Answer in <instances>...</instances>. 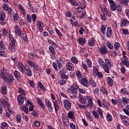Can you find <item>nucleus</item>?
Wrapping results in <instances>:
<instances>
[{
  "label": "nucleus",
  "mask_w": 129,
  "mask_h": 129,
  "mask_svg": "<svg viewBox=\"0 0 129 129\" xmlns=\"http://www.w3.org/2000/svg\"><path fill=\"white\" fill-rule=\"evenodd\" d=\"M98 63L101 68H103L105 72L106 73H109V68L106 66V63L103 61V60L101 58H99Z\"/></svg>",
  "instance_id": "obj_1"
},
{
  "label": "nucleus",
  "mask_w": 129,
  "mask_h": 129,
  "mask_svg": "<svg viewBox=\"0 0 129 129\" xmlns=\"http://www.w3.org/2000/svg\"><path fill=\"white\" fill-rule=\"evenodd\" d=\"M108 1L109 3L111 11H112L113 12L116 11V9H117V5L115 2L113 0H108Z\"/></svg>",
  "instance_id": "obj_2"
},
{
  "label": "nucleus",
  "mask_w": 129,
  "mask_h": 129,
  "mask_svg": "<svg viewBox=\"0 0 129 129\" xmlns=\"http://www.w3.org/2000/svg\"><path fill=\"white\" fill-rule=\"evenodd\" d=\"M17 67L19 71H20V72L22 73H25V72H26V67H25L23 63H22L21 61H19L18 62Z\"/></svg>",
  "instance_id": "obj_3"
},
{
  "label": "nucleus",
  "mask_w": 129,
  "mask_h": 129,
  "mask_svg": "<svg viewBox=\"0 0 129 129\" xmlns=\"http://www.w3.org/2000/svg\"><path fill=\"white\" fill-rule=\"evenodd\" d=\"M68 91H69V92H71L72 94H77V92L78 91V86H73L68 90Z\"/></svg>",
  "instance_id": "obj_4"
},
{
  "label": "nucleus",
  "mask_w": 129,
  "mask_h": 129,
  "mask_svg": "<svg viewBox=\"0 0 129 129\" xmlns=\"http://www.w3.org/2000/svg\"><path fill=\"white\" fill-rule=\"evenodd\" d=\"M63 105L64 108L67 110H70L71 109V102L69 100H65L63 101Z\"/></svg>",
  "instance_id": "obj_5"
},
{
  "label": "nucleus",
  "mask_w": 129,
  "mask_h": 129,
  "mask_svg": "<svg viewBox=\"0 0 129 129\" xmlns=\"http://www.w3.org/2000/svg\"><path fill=\"white\" fill-rule=\"evenodd\" d=\"M45 103L47 107L48 108L49 111L52 112L53 111V107L52 106V103H51V101H50L49 99H46L45 100Z\"/></svg>",
  "instance_id": "obj_6"
},
{
  "label": "nucleus",
  "mask_w": 129,
  "mask_h": 129,
  "mask_svg": "<svg viewBox=\"0 0 129 129\" xmlns=\"http://www.w3.org/2000/svg\"><path fill=\"white\" fill-rule=\"evenodd\" d=\"M15 34L18 37H20L22 35V33H24V31H21V28L18 25H16L15 27Z\"/></svg>",
  "instance_id": "obj_7"
},
{
  "label": "nucleus",
  "mask_w": 129,
  "mask_h": 129,
  "mask_svg": "<svg viewBox=\"0 0 129 129\" xmlns=\"http://www.w3.org/2000/svg\"><path fill=\"white\" fill-rule=\"evenodd\" d=\"M5 18L6 14L4 12H1L0 13V24H1V25H5L6 24V20H5Z\"/></svg>",
  "instance_id": "obj_8"
},
{
  "label": "nucleus",
  "mask_w": 129,
  "mask_h": 129,
  "mask_svg": "<svg viewBox=\"0 0 129 129\" xmlns=\"http://www.w3.org/2000/svg\"><path fill=\"white\" fill-rule=\"evenodd\" d=\"M123 64L126 67L129 66L128 58L127 57H123L121 60V64Z\"/></svg>",
  "instance_id": "obj_9"
},
{
  "label": "nucleus",
  "mask_w": 129,
  "mask_h": 129,
  "mask_svg": "<svg viewBox=\"0 0 129 129\" xmlns=\"http://www.w3.org/2000/svg\"><path fill=\"white\" fill-rule=\"evenodd\" d=\"M4 80L9 83H13V82H14V76L11 75H8L7 78H6Z\"/></svg>",
  "instance_id": "obj_10"
},
{
  "label": "nucleus",
  "mask_w": 129,
  "mask_h": 129,
  "mask_svg": "<svg viewBox=\"0 0 129 129\" xmlns=\"http://www.w3.org/2000/svg\"><path fill=\"white\" fill-rule=\"evenodd\" d=\"M100 52L102 55L108 54V51H107V47H106V46L103 45L101 46L100 49Z\"/></svg>",
  "instance_id": "obj_11"
},
{
  "label": "nucleus",
  "mask_w": 129,
  "mask_h": 129,
  "mask_svg": "<svg viewBox=\"0 0 129 129\" xmlns=\"http://www.w3.org/2000/svg\"><path fill=\"white\" fill-rule=\"evenodd\" d=\"M81 84L83 85L86 88H88L89 86V83H88V80H87L86 78H83L81 81Z\"/></svg>",
  "instance_id": "obj_12"
},
{
  "label": "nucleus",
  "mask_w": 129,
  "mask_h": 129,
  "mask_svg": "<svg viewBox=\"0 0 129 129\" xmlns=\"http://www.w3.org/2000/svg\"><path fill=\"white\" fill-rule=\"evenodd\" d=\"M120 118L125 125H128L129 120H128V118H127L126 116H123V115L121 116Z\"/></svg>",
  "instance_id": "obj_13"
},
{
  "label": "nucleus",
  "mask_w": 129,
  "mask_h": 129,
  "mask_svg": "<svg viewBox=\"0 0 129 129\" xmlns=\"http://www.w3.org/2000/svg\"><path fill=\"white\" fill-rule=\"evenodd\" d=\"M0 76L4 80H5V79H6V78H7V76H8V74L7 73L6 70L3 69L2 70H0Z\"/></svg>",
  "instance_id": "obj_14"
},
{
  "label": "nucleus",
  "mask_w": 129,
  "mask_h": 129,
  "mask_svg": "<svg viewBox=\"0 0 129 129\" xmlns=\"http://www.w3.org/2000/svg\"><path fill=\"white\" fill-rule=\"evenodd\" d=\"M18 102L19 105H23L24 104V97L22 95H19L17 96Z\"/></svg>",
  "instance_id": "obj_15"
},
{
  "label": "nucleus",
  "mask_w": 129,
  "mask_h": 129,
  "mask_svg": "<svg viewBox=\"0 0 129 129\" xmlns=\"http://www.w3.org/2000/svg\"><path fill=\"white\" fill-rule=\"evenodd\" d=\"M33 70L35 73L39 74V76L41 75V72H42V70L38 65H35L34 68H33Z\"/></svg>",
  "instance_id": "obj_16"
},
{
  "label": "nucleus",
  "mask_w": 129,
  "mask_h": 129,
  "mask_svg": "<svg viewBox=\"0 0 129 129\" xmlns=\"http://www.w3.org/2000/svg\"><path fill=\"white\" fill-rule=\"evenodd\" d=\"M66 68L67 70H69V71H73L74 70V67L71 62L67 63Z\"/></svg>",
  "instance_id": "obj_17"
},
{
  "label": "nucleus",
  "mask_w": 129,
  "mask_h": 129,
  "mask_svg": "<svg viewBox=\"0 0 129 129\" xmlns=\"http://www.w3.org/2000/svg\"><path fill=\"white\" fill-rule=\"evenodd\" d=\"M16 46V42H10L9 45V50L11 52H14L15 50V47Z\"/></svg>",
  "instance_id": "obj_18"
},
{
  "label": "nucleus",
  "mask_w": 129,
  "mask_h": 129,
  "mask_svg": "<svg viewBox=\"0 0 129 129\" xmlns=\"http://www.w3.org/2000/svg\"><path fill=\"white\" fill-rule=\"evenodd\" d=\"M37 28H38V30H39L40 32H43V30L44 29V26L43 25V24L41 23V21H37Z\"/></svg>",
  "instance_id": "obj_19"
},
{
  "label": "nucleus",
  "mask_w": 129,
  "mask_h": 129,
  "mask_svg": "<svg viewBox=\"0 0 129 129\" xmlns=\"http://www.w3.org/2000/svg\"><path fill=\"white\" fill-rule=\"evenodd\" d=\"M128 24V21L126 20V19H123L120 22V27H121V28H123V26H127Z\"/></svg>",
  "instance_id": "obj_20"
},
{
  "label": "nucleus",
  "mask_w": 129,
  "mask_h": 129,
  "mask_svg": "<svg viewBox=\"0 0 129 129\" xmlns=\"http://www.w3.org/2000/svg\"><path fill=\"white\" fill-rule=\"evenodd\" d=\"M57 63L55 62H53L52 63V67L55 70V71H58V68L57 67V65H61V62L60 60H57L56 61Z\"/></svg>",
  "instance_id": "obj_21"
},
{
  "label": "nucleus",
  "mask_w": 129,
  "mask_h": 129,
  "mask_svg": "<svg viewBox=\"0 0 129 129\" xmlns=\"http://www.w3.org/2000/svg\"><path fill=\"white\" fill-rule=\"evenodd\" d=\"M112 35V31L111 30V28L110 27H108L106 32V36L107 38H110Z\"/></svg>",
  "instance_id": "obj_22"
},
{
  "label": "nucleus",
  "mask_w": 129,
  "mask_h": 129,
  "mask_svg": "<svg viewBox=\"0 0 129 129\" xmlns=\"http://www.w3.org/2000/svg\"><path fill=\"white\" fill-rule=\"evenodd\" d=\"M37 103L39 104L40 107L41 108H45V105H44V103H43L42 99H41L40 98H37Z\"/></svg>",
  "instance_id": "obj_23"
},
{
  "label": "nucleus",
  "mask_w": 129,
  "mask_h": 129,
  "mask_svg": "<svg viewBox=\"0 0 129 129\" xmlns=\"http://www.w3.org/2000/svg\"><path fill=\"white\" fill-rule=\"evenodd\" d=\"M88 104H87L86 107L88 108H91L93 106V102H92V98H90L88 100Z\"/></svg>",
  "instance_id": "obj_24"
},
{
  "label": "nucleus",
  "mask_w": 129,
  "mask_h": 129,
  "mask_svg": "<svg viewBox=\"0 0 129 129\" xmlns=\"http://www.w3.org/2000/svg\"><path fill=\"white\" fill-rule=\"evenodd\" d=\"M7 92H8L7 87L6 86V85H3L1 87V93L2 94L5 95L7 94Z\"/></svg>",
  "instance_id": "obj_25"
},
{
  "label": "nucleus",
  "mask_w": 129,
  "mask_h": 129,
  "mask_svg": "<svg viewBox=\"0 0 129 129\" xmlns=\"http://www.w3.org/2000/svg\"><path fill=\"white\" fill-rule=\"evenodd\" d=\"M2 105H3V106H4V107H7V108H9V107H10V103L6 100H3L2 102Z\"/></svg>",
  "instance_id": "obj_26"
},
{
  "label": "nucleus",
  "mask_w": 129,
  "mask_h": 129,
  "mask_svg": "<svg viewBox=\"0 0 129 129\" xmlns=\"http://www.w3.org/2000/svg\"><path fill=\"white\" fill-rule=\"evenodd\" d=\"M25 70H26V75L27 76H29V77H31L32 76V71H31V69L29 67H26V69H25Z\"/></svg>",
  "instance_id": "obj_27"
},
{
  "label": "nucleus",
  "mask_w": 129,
  "mask_h": 129,
  "mask_svg": "<svg viewBox=\"0 0 129 129\" xmlns=\"http://www.w3.org/2000/svg\"><path fill=\"white\" fill-rule=\"evenodd\" d=\"M100 9L102 12L103 13L104 15H107V11L106 10V8H105V6L102 5L100 6Z\"/></svg>",
  "instance_id": "obj_28"
},
{
  "label": "nucleus",
  "mask_w": 129,
  "mask_h": 129,
  "mask_svg": "<svg viewBox=\"0 0 129 129\" xmlns=\"http://www.w3.org/2000/svg\"><path fill=\"white\" fill-rule=\"evenodd\" d=\"M105 62L106 63V65L107 66V67H108V68H111V67H112L113 66L110 60L106 59L105 60Z\"/></svg>",
  "instance_id": "obj_29"
},
{
  "label": "nucleus",
  "mask_w": 129,
  "mask_h": 129,
  "mask_svg": "<svg viewBox=\"0 0 129 129\" xmlns=\"http://www.w3.org/2000/svg\"><path fill=\"white\" fill-rule=\"evenodd\" d=\"M53 104H54V109H55L56 112H57V110H58V109H59V108H60V106H59V103H58V101H55L53 102Z\"/></svg>",
  "instance_id": "obj_30"
},
{
  "label": "nucleus",
  "mask_w": 129,
  "mask_h": 129,
  "mask_svg": "<svg viewBox=\"0 0 129 129\" xmlns=\"http://www.w3.org/2000/svg\"><path fill=\"white\" fill-rule=\"evenodd\" d=\"M63 122L66 126H69V120L67 117L63 118Z\"/></svg>",
  "instance_id": "obj_31"
},
{
  "label": "nucleus",
  "mask_w": 129,
  "mask_h": 129,
  "mask_svg": "<svg viewBox=\"0 0 129 129\" xmlns=\"http://www.w3.org/2000/svg\"><path fill=\"white\" fill-rule=\"evenodd\" d=\"M88 98H89V97L88 96H86L85 100H84L83 98H82V96L81 97H80L81 103H82V104L86 103V99H88Z\"/></svg>",
  "instance_id": "obj_32"
},
{
  "label": "nucleus",
  "mask_w": 129,
  "mask_h": 129,
  "mask_svg": "<svg viewBox=\"0 0 129 129\" xmlns=\"http://www.w3.org/2000/svg\"><path fill=\"white\" fill-rule=\"evenodd\" d=\"M121 100L124 105H126V104L129 103V99L128 98L123 97L122 98Z\"/></svg>",
  "instance_id": "obj_33"
},
{
  "label": "nucleus",
  "mask_w": 129,
  "mask_h": 129,
  "mask_svg": "<svg viewBox=\"0 0 129 129\" xmlns=\"http://www.w3.org/2000/svg\"><path fill=\"white\" fill-rule=\"evenodd\" d=\"M38 85L39 86L41 90H42L43 91H46V89L45 88V87L43 85V84H42V82H38Z\"/></svg>",
  "instance_id": "obj_34"
},
{
  "label": "nucleus",
  "mask_w": 129,
  "mask_h": 129,
  "mask_svg": "<svg viewBox=\"0 0 129 129\" xmlns=\"http://www.w3.org/2000/svg\"><path fill=\"white\" fill-rule=\"evenodd\" d=\"M107 82L109 86H112L113 85V81L112 80V79H111V78L110 77L108 78Z\"/></svg>",
  "instance_id": "obj_35"
},
{
  "label": "nucleus",
  "mask_w": 129,
  "mask_h": 129,
  "mask_svg": "<svg viewBox=\"0 0 129 129\" xmlns=\"http://www.w3.org/2000/svg\"><path fill=\"white\" fill-rule=\"evenodd\" d=\"M67 70H66V68H62L60 70V71H59V75H62L63 74H66V72H67Z\"/></svg>",
  "instance_id": "obj_36"
},
{
  "label": "nucleus",
  "mask_w": 129,
  "mask_h": 129,
  "mask_svg": "<svg viewBox=\"0 0 129 129\" xmlns=\"http://www.w3.org/2000/svg\"><path fill=\"white\" fill-rule=\"evenodd\" d=\"M14 75L16 78H19V77H21V73L18 72L17 70L14 71Z\"/></svg>",
  "instance_id": "obj_37"
},
{
  "label": "nucleus",
  "mask_w": 129,
  "mask_h": 129,
  "mask_svg": "<svg viewBox=\"0 0 129 129\" xmlns=\"http://www.w3.org/2000/svg\"><path fill=\"white\" fill-rule=\"evenodd\" d=\"M20 37H22V39L24 40V41H28V38H27V35L26 34V33H25V32H22L21 33Z\"/></svg>",
  "instance_id": "obj_38"
},
{
  "label": "nucleus",
  "mask_w": 129,
  "mask_h": 129,
  "mask_svg": "<svg viewBox=\"0 0 129 129\" xmlns=\"http://www.w3.org/2000/svg\"><path fill=\"white\" fill-rule=\"evenodd\" d=\"M86 40L84 38L79 39V42L80 45H85V41Z\"/></svg>",
  "instance_id": "obj_39"
},
{
  "label": "nucleus",
  "mask_w": 129,
  "mask_h": 129,
  "mask_svg": "<svg viewBox=\"0 0 129 129\" xmlns=\"http://www.w3.org/2000/svg\"><path fill=\"white\" fill-rule=\"evenodd\" d=\"M90 84L93 86V87H96V83L94 80H92V79H89Z\"/></svg>",
  "instance_id": "obj_40"
},
{
  "label": "nucleus",
  "mask_w": 129,
  "mask_h": 129,
  "mask_svg": "<svg viewBox=\"0 0 129 129\" xmlns=\"http://www.w3.org/2000/svg\"><path fill=\"white\" fill-rule=\"evenodd\" d=\"M9 128V125H8V123L6 122H3L2 123V129H8Z\"/></svg>",
  "instance_id": "obj_41"
},
{
  "label": "nucleus",
  "mask_w": 129,
  "mask_h": 129,
  "mask_svg": "<svg viewBox=\"0 0 129 129\" xmlns=\"http://www.w3.org/2000/svg\"><path fill=\"white\" fill-rule=\"evenodd\" d=\"M19 9L23 13V15H26V11H25L24 7H23V5H19Z\"/></svg>",
  "instance_id": "obj_42"
},
{
  "label": "nucleus",
  "mask_w": 129,
  "mask_h": 129,
  "mask_svg": "<svg viewBox=\"0 0 129 129\" xmlns=\"http://www.w3.org/2000/svg\"><path fill=\"white\" fill-rule=\"evenodd\" d=\"M88 45L89 46H90L91 47H93L94 45H95V41L93 39H91L88 42Z\"/></svg>",
  "instance_id": "obj_43"
},
{
  "label": "nucleus",
  "mask_w": 129,
  "mask_h": 129,
  "mask_svg": "<svg viewBox=\"0 0 129 129\" xmlns=\"http://www.w3.org/2000/svg\"><path fill=\"white\" fill-rule=\"evenodd\" d=\"M102 105L103 106V107H105L106 108H107V109H108V108H109V103H106V102H105V101H103V103H102Z\"/></svg>",
  "instance_id": "obj_44"
},
{
  "label": "nucleus",
  "mask_w": 129,
  "mask_h": 129,
  "mask_svg": "<svg viewBox=\"0 0 129 129\" xmlns=\"http://www.w3.org/2000/svg\"><path fill=\"white\" fill-rule=\"evenodd\" d=\"M71 60V62H72L73 63H74L75 64L78 63V60L75 56L72 57Z\"/></svg>",
  "instance_id": "obj_45"
},
{
  "label": "nucleus",
  "mask_w": 129,
  "mask_h": 129,
  "mask_svg": "<svg viewBox=\"0 0 129 129\" xmlns=\"http://www.w3.org/2000/svg\"><path fill=\"white\" fill-rule=\"evenodd\" d=\"M9 40L11 41V43H16V39L14 38V37L12 35H9Z\"/></svg>",
  "instance_id": "obj_46"
},
{
  "label": "nucleus",
  "mask_w": 129,
  "mask_h": 129,
  "mask_svg": "<svg viewBox=\"0 0 129 129\" xmlns=\"http://www.w3.org/2000/svg\"><path fill=\"white\" fill-rule=\"evenodd\" d=\"M26 19L28 23H29L30 24L32 23V17H31V15H30V14L27 15Z\"/></svg>",
  "instance_id": "obj_47"
},
{
  "label": "nucleus",
  "mask_w": 129,
  "mask_h": 129,
  "mask_svg": "<svg viewBox=\"0 0 129 129\" xmlns=\"http://www.w3.org/2000/svg\"><path fill=\"white\" fill-rule=\"evenodd\" d=\"M36 53L32 52L28 54L29 58H30V59H34L35 57H36Z\"/></svg>",
  "instance_id": "obj_48"
},
{
  "label": "nucleus",
  "mask_w": 129,
  "mask_h": 129,
  "mask_svg": "<svg viewBox=\"0 0 129 129\" xmlns=\"http://www.w3.org/2000/svg\"><path fill=\"white\" fill-rule=\"evenodd\" d=\"M68 116L69 118H73L74 117V113H73V111L69 112L68 113Z\"/></svg>",
  "instance_id": "obj_49"
},
{
  "label": "nucleus",
  "mask_w": 129,
  "mask_h": 129,
  "mask_svg": "<svg viewBox=\"0 0 129 129\" xmlns=\"http://www.w3.org/2000/svg\"><path fill=\"white\" fill-rule=\"evenodd\" d=\"M0 56L1 57H7V54L6 53V52H5V50L0 51Z\"/></svg>",
  "instance_id": "obj_50"
},
{
  "label": "nucleus",
  "mask_w": 129,
  "mask_h": 129,
  "mask_svg": "<svg viewBox=\"0 0 129 129\" xmlns=\"http://www.w3.org/2000/svg\"><path fill=\"white\" fill-rule=\"evenodd\" d=\"M119 43L118 42H116L115 43L114 45V48L115 49V50H116V51H117V50H118V49H119Z\"/></svg>",
  "instance_id": "obj_51"
},
{
  "label": "nucleus",
  "mask_w": 129,
  "mask_h": 129,
  "mask_svg": "<svg viewBox=\"0 0 129 129\" xmlns=\"http://www.w3.org/2000/svg\"><path fill=\"white\" fill-rule=\"evenodd\" d=\"M107 47L109 48L111 50H112L113 49V45L110 43V42H107L106 43Z\"/></svg>",
  "instance_id": "obj_52"
},
{
  "label": "nucleus",
  "mask_w": 129,
  "mask_h": 129,
  "mask_svg": "<svg viewBox=\"0 0 129 129\" xmlns=\"http://www.w3.org/2000/svg\"><path fill=\"white\" fill-rule=\"evenodd\" d=\"M105 26L102 25H101V31L103 34V35H105Z\"/></svg>",
  "instance_id": "obj_53"
},
{
  "label": "nucleus",
  "mask_w": 129,
  "mask_h": 129,
  "mask_svg": "<svg viewBox=\"0 0 129 129\" xmlns=\"http://www.w3.org/2000/svg\"><path fill=\"white\" fill-rule=\"evenodd\" d=\"M19 92L21 95H26V94L25 93V91H24V89H23L22 88H19Z\"/></svg>",
  "instance_id": "obj_54"
},
{
  "label": "nucleus",
  "mask_w": 129,
  "mask_h": 129,
  "mask_svg": "<svg viewBox=\"0 0 129 129\" xmlns=\"http://www.w3.org/2000/svg\"><path fill=\"white\" fill-rule=\"evenodd\" d=\"M58 83H59V84H60V85H64V84L66 83V81L63 79L59 80L58 81Z\"/></svg>",
  "instance_id": "obj_55"
},
{
  "label": "nucleus",
  "mask_w": 129,
  "mask_h": 129,
  "mask_svg": "<svg viewBox=\"0 0 129 129\" xmlns=\"http://www.w3.org/2000/svg\"><path fill=\"white\" fill-rule=\"evenodd\" d=\"M106 120H107V121H111V120H112V117L111 116V115H110V114L107 115Z\"/></svg>",
  "instance_id": "obj_56"
},
{
  "label": "nucleus",
  "mask_w": 129,
  "mask_h": 129,
  "mask_svg": "<svg viewBox=\"0 0 129 129\" xmlns=\"http://www.w3.org/2000/svg\"><path fill=\"white\" fill-rule=\"evenodd\" d=\"M93 115H94V117L97 118V119H98L99 118V116L98 115V114H97V112L95 111H93Z\"/></svg>",
  "instance_id": "obj_57"
},
{
  "label": "nucleus",
  "mask_w": 129,
  "mask_h": 129,
  "mask_svg": "<svg viewBox=\"0 0 129 129\" xmlns=\"http://www.w3.org/2000/svg\"><path fill=\"white\" fill-rule=\"evenodd\" d=\"M27 63H28V64H29V66H30V67H33V68H35V67L36 66V65H35V64H34V63H33V62H32V61L28 60Z\"/></svg>",
  "instance_id": "obj_58"
},
{
  "label": "nucleus",
  "mask_w": 129,
  "mask_h": 129,
  "mask_svg": "<svg viewBox=\"0 0 129 129\" xmlns=\"http://www.w3.org/2000/svg\"><path fill=\"white\" fill-rule=\"evenodd\" d=\"M49 51H50V53H51V54H52V55H54L55 50H54V48L52 46H49Z\"/></svg>",
  "instance_id": "obj_59"
},
{
  "label": "nucleus",
  "mask_w": 129,
  "mask_h": 129,
  "mask_svg": "<svg viewBox=\"0 0 129 129\" xmlns=\"http://www.w3.org/2000/svg\"><path fill=\"white\" fill-rule=\"evenodd\" d=\"M101 91L103 92L104 94H108V91H107L106 89L104 88V87L101 88Z\"/></svg>",
  "instance_id": "obj_60"
},
{
  "label": "nucleus",
  "mask_w": 129,
  "mask_h": 129,
  "mask_svg": "<svg viewBox=\"0 0 129 129\" xmlns=\"http://www.w3.org/2000/svg\"><path fill=\"white\" fill-rule=\"evenodd\" d=\"M121 93L124 95H127V94H128V92L126 91V90L125 89L124 90V89H121Z\"/></svg>",
  "instance_id": "obj_61"
},
{
  "label": "nucleus",
  "mask_w": 129,
  "mask_h": 129,
  "mask_svg": "<svg viewBox=\"0 0 129 129\" xmlns=\"http://www.w3.org/2000/svg\"><path fill=\"white\" fill-rule=\"evenodd\" d=\"M60 78L61 79H68L69 78L68 76L66 75V74L60 75Z\"/></svg>",
  "instance_id": "obj_62"
},
{
  "label": "nucleus",
  "mask_w": 129,
  "mask_h": 129,
  "mask_svg": "<svg viewBox=\"0 0 129 129\" xmlns=\"http://www.w3.org/2000/svg\"><path fill=\"white\" fill-rule=\"evenodd\" d=\"M4 9L5 11H9L11 7L8 5V4H4Z\"/></svg>",
  "instance_id": "obj_63"
},
{
  "label": "nucleus",
  "mask_w": 129,
  "mask_h": 129,
  "mask_svg": "<svg viewBox=\"0 0 129 129\" xmlns=\"http://www.w3.org/2000/svg\"><path fill=\"white\" fill-rule=\"evenodd\" d=\"M70 126L71 128L77 129V127H76V126H75V124H74V123H70Z\"/></svg>",
  "instance_id": "obj_64"
}]
</instances>
